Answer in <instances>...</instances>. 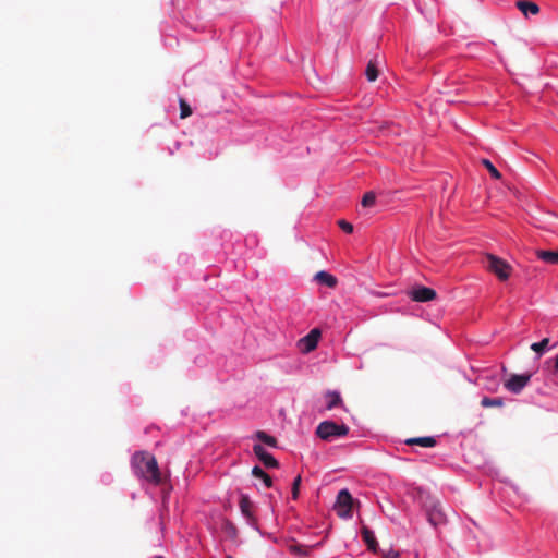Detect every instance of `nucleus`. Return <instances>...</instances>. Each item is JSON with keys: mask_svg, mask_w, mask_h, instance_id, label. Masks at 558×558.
I'll use <instances>...</instances> for the list:
<instances>
[{"mask_svg": "<svg viewBox=\"0 0 558 558\" xmlns=\"http://www.w3.org/2000/svg\"><path fill=\"white\" fill-rule=\"evenodd\" d=\"M132 466L136 475L146 481L160 484L161 473L154 456L147 452H136L132 457Z\"/></svg>", "mask_w": 558, "mask_h": 558, "instance_id": "obj_1", "label": "nucleus"}, {"mask_svg": "<svg viewBox=\"0 0 558 558\" xmlns=\"http://www.w3.org/2000/svg\"><path fill=\"white\" fill-rule=\"evenodd\" d=\"M348 433L349 427L345 424H337L333 421H324L316 428V435L327 441L336 437L347 436Z\"/></svg>", "mask_w": 558, "mask_h": 558, "instance_id": "obj_2", "label": "nucleus"}, {"mask_svg": "<svg viewBox=\"0 0 558 558\" xmlns=\"http://www.w3.org/2000/svg\"><path fill=\"white\" fill-rule=\"evenodd\" d=\"M424 509L426 512V517L428 522L433 526H438L445 524L447 521L446 514L441 508V505L435 498L428 497L424 502Z\"/></svg>", "mask_w": 558, "mask_h": 558, "instance_id": "obj_3", "label": "nucleus"}, {"mask_svg": "<svg viewBox=\"0 0 558 558\" xmlns=\"http://www.w3.org/2000/svg\"><path fill=\"white\" fill-rule=\"evenodd\" d=\"M486 258L487 269L495 274L499 280L505 281L510 277L512 267L506 260L493 254H487Z\"/></svg>", "mask_w": 558, "mask_h": 558, "instance_id": "obj_4", "label": "nucleus"}, {"mask_svg": "<svg viewBox=\"0 0 558 558\" xmlns=\"http://www.w3.org/2000/svg\"><path fill=\"white\" fill-rule=\"evenodd\" d=\"M353 505L354 500L350 492L348 489H341L337 496L335 511L338 517L342 519H349L352 517Z\"/></svg>", "mask_w": 558, "mask_h": 558, "instance_id": "obj_5", "label": "nucleus"}, {"mask_svg": "<svg viewBox=\"0 0 558 558\" xmlns=\"http://www.w3.org/2000/svg\"><path fill=\"white\" fill-rule=\"evenodd\" d=\"M322 333L317 328L312 329L305 337L300 339L299 345L303 353H310L316 349Z\"/></svg>", "mask_w": 558, "mask_h": 558, "instance_id": "obj_6", "label": "nucleus"}, {"mask_svg": "<svg viewBox=\"0 0 558 558\" xmlns=\"http://www.w3.org/2000/svg\"><path fill=\"white\" fill-rule=\"evenodd\" d=\"M408 295L415 302H429L436 299L437 293L432 288L420 286L409 291Z\"/></svg>", "mask_w": 558, "mask_h": 558, "instance_id": "obj_7", "label": "nucleus"}, {"mask_svg": "<svg viewBox=\"0 0 558 558\" xmlns=\"http://www.w3.org/2000/svg\"><path fill=\"white\" fill-rule=\"evenodd\" d=\"M531 379L530 374H522V375H512L506 383L505 387L513 392L519 393L523 390V388L529 384Z\"/></svg>", "mask_w": 558, "mask_h": 558, "instance_id": "obj_8", "label": "nucleus"}, {"mask_svg": "<svg viewBox=\"0 0 558 558\" xmlns=\"http://www.w3.org/2000/svg\"><path fill=\"white\" fill-rule=\"evenodd\" d=\"M253 451L266 468L279 466V462L270 453H268L262 445H254Z\"/></svg>", "mask_w": 558, "mask_h": 558, "instance_id": "obj_9", "label": "nucleus"}, {"mask_svg": "<svg viewBox=\"0 0 558 558\" xmlns=\"http://www.w3.org/2000/svg\"><path fill=\"white\" fill-rule=\"evenodd\" d=\"M240 509L242 514L247 519L251 524L255 523V517L253 514V502L247 495H241Z\"/></svg>", "mask_w": 558, "mask_h": 558, "instance_id": "obj_10", "label": "nucleus"}, {"mask_svg": "<svg viewBox=\"0 0 558 558\" xmlns=\"http://www.w3.org/2000/svg\"><path fill=\"white\" fill-rule=\"evenodd\" d=\"M361 535L365 544L367 545L368 550L373 553L378 551V543L375 538V535L372 530H369L367 526H363L361 530Z\"/></svg>", "mask_w": 558, "mask_h": 558, "instance_id": "obj_11", "label": "nucleus"}, {"mask_svg": "<svg viewBox=\"0 0 558 558\" xmlns=\"http://www.w3.org/2000/svg\"><path fill=\"white\" fill-rule=\"evenodd\" d=\"M517 7L525 16L535 15L539 12V7L532 1L519 0Z\"/></svg>", "mask_w": 558, "mask_h": 558, "instance_id": "obj_12", "label": "nucleus"}, {"mask_svg": "<svg viewBox=\"0 0 558 558\" xmlns=\"http://www.w3.org/2000/svg\"><path fill=\"white\" fill-rule=\"evenodd\" d=\"M315 280L320 284L327 286L328 288H335L338 282L337 278L333 275L324 270L318 271L315 275Z\"/></svg>", "mask_w": 558, "mask_h": 558, "instance_id": "obj_13", "label": "nucleus"}, {"mask_svg": "<svg viewBox=\"0 0 558 558\" xmlns=\"http://www.w3.org/2000/svg\"><path fill=\"white\" fill-rule=\"evenodd\" d=\"M404 442H405V445H409V446L417 445L421 447L430 448V447H434L437 441L434 437L425 436V437L409 438Z\"/></svg>", "mask_w": 558, "mask_h": 558, "instance_id": "obj_14", "label": "nucleus"}, {"mask_svg": "<svg viewBox=\"0 0 558 558\" xmlns=\"http://www.w3.org/2000/svg\"><path fill=\"white\" fill-rule=\"evenodd\" d=\"M535 254L547 264L558 265V251L537 250Z\"/></svg>", "mask_w": 558, "mask_h": 558, "instance_id": "obj_15", "label": "nucleus"}, {"mask_svg": "<svg viewBox=\"0 0 558 558\" xmlns=\"http://www.w3.org/2000/svg\"><path fill=\"white\" fill-rule=\"evenodd\" d=\"M326 399H327L326 408L328 410H331V409L342 404L341 396L337 391H328L326 393Z\"/></svg>", "mask_w": 558, "mask_h": 558, "instance_id": "obj_16", "label": "nucleus"}, {"mask_svg": "<svg viewBox=\"0 0 558 558\" xmlns=\"http://www.w3.org/2000/svg\"><path fill=\"white\" fill-rule=\"evenodd\" d=\"M252 474L255 477L260 478L267 487L272 486L271 477L266 472H264L259 466H254L252 470Z\"/></svg>", "mask_w": 558, "mask_h": 558, "instance_id": "obj_17", "label": "nucleus"}, {"mask_svg": "<svg viewBox=\"0 0 558 558\" xmlns=\"http://www.w3.org/2000/svg\"><path fill=\"white\" fill-rule=\"evenodd\" d=\"M256 438L269 447H277V439L263 430H258L255 434Z\"/></svg>", "mask_w": 558, "mask_h": 558, "instance_id": "obj_18", "label": "nucleus"}, {"mask_svg": "<svg viewBox=\"0 0 558 558\" xmlns=\"http://www.w3.org/2000/svg\"><path fill=\"white\" fill-rule=\"evenodd\" d=\"M378 69L375 61L371 60L366 66L365 75L369 82H374L378 77Z\"/></svg>", "mask_w": 558, "mask_h": 558, "instance_id": "obj_19", "label": "nucleus"}, {"mask_svg": "<svg viewBox=\"0 0 558 558\" xmlns=\"http://www.w3.org/2000/svg\"><path fill=\"white\" fill-rule=\"evenodd\" d=\"M481 405L484 407V408H490V407L500 408V407L504 405V400H502V398L484 397L481 400Z\"/></svg>", "mask_w": 558, "mask_h": 558, "instance_id": "obj_20", "label": "nucleus"}, {"mask_svg": "<svg viewBox=\"0 0 558 558\" xmlns=\"http://www.w3.org/2000/svg\"><path fill=\"white\" fill-rule=\"evenodd\" d=\"M482 165L489 171L490 175L494 179L499 180L501 178V173L496 169V167L488 159H482Z\"/></svg>", "mask_w": 558, "mask_h": 558, "instance_id": "obj_21", "label": "nucleus"}, {"mask_svg": "<svg viewBox=\"0 0 558 558\" xmlns=\"http://www.w3.org/2000/svg\"><path fill=\"white\" fill-rule=\"evenodd\" d=\"M548 343H549V339L548 338H544L539 342L532 343L531 344V350H533L534 352H536L537 354L541 355L545 351V349L548 345Z\"/></svg>", "mask_w": 558, "mask_h": 558, "instance_id": "obj_22", "label": "nucleus"}, {"mask_svg": "<svg viewBox=\"0 0 558 558\" xmlns=\"http://www.w3.org/2000/svg\"><path fill=\"white\" fill-rule=\"evenodd\" d=\"M192 114V109L184 99H180V118L185 119Z\"/></svg>", "mask_w": 558, "mask_h": 558, "instance_id": "obj_23", "label": "nucleus"}, {"mask_svg": "<svg viewBox=\"0 0 558 558\" xmlns=\"http://www.w3.org/2000/svg\"><path fill=\"white\" fill-rule=\"evenodd\" d=\"M375 201H376L375 194L373 192H367L362 198V205L364 207H369L375 204Z\"/></svg>", "mask_w": 558, "mask_h": 558, "instance_id": "obj_24", "label": "nucleus"}, {"mask_svg": "<svg viewBox=\"0 0 558 558\" xmlns=\"http://www.w3.org/2000/svg\"><path fill=\"white\" fill-rule=\"evenodd\" d=\"M302 478L301 475H298L293 483H292V498L298 499L299 493H300V485H301Z\"/></svg>", "mask_w": 558, "mask_h": 558, "instance_id": "obj_25", "label": "nucleus"}, {"mask_svg": "<svg viewBox=\"0 0 558 558\" xmlns=\"http://www.w3.org/2000/svg\"><path fill=\"white\" fill-rule=\"evenodd\" d=\"M338 226L347 233L353 232V226L345 220H339Z\"/></svg>", "mask_w": 558, "mask_h": 558, "instance_id": "obj_26", "label": "nucleus"}, {"mask_svg": "<svg viewBox=\"0 0 558 558\" xmlns=\"http://www.w3.org/2000/svg\"><path fill=\"white\" fill-rule=\"evenodd\" d=\"M384 558H398L399 554L392 549H389L388 551L383 553Z\"/></svg>", "mask_w": 558, "mask_h": 558, "instance_id": "obj_27", "label": "nucleus"}, {"mask_svg": "<svg viewBox=\"0 0 558 558\" xmlns=\"http://www.w3.org/2000/svg\"><path fill=\"white\" fill-rule=\"evenodd\" d=\"M555 371L558 372V355L555 359Z\"/></svg>", "mask_w": 558, "mask_h": 558, "instance_id": "obj_28", "label": "nucleus"}, {"mask_svg": "<svg viewBox=\"0 0 558 558\" xmlns=\"http://www.w3.org/2000/svg\"><path fill=\"white\" fill-rule=\"evenodd\" d=\"M226 558H232L231 556H227Z\"/></svg>", "mask_w": 558, "mask_h": 558, "instance_id": "obj_29", "label": "nucleus"}]
</instances>
